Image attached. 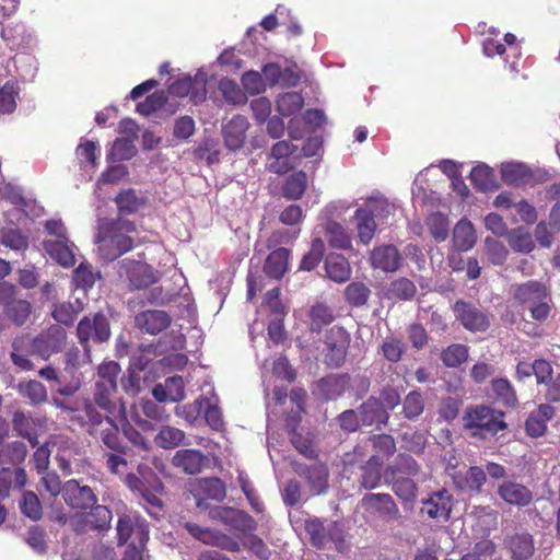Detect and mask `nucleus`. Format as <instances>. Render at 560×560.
I'll use <instances>...</instances> for the list:
<instances>
[{"label": "nucleus", "mask_w": 560, "mask_h": 560, "mask_svg": "<svg viewBox=\"0 0 560 560\" xmlns=\"http://www.w3.org/2000/svg\"><path fill=\"white\" fill-rule=\"evenodd\" d=\"M86 417L83 430L107 450L103 454L105 467L113 475L121 474V468L128 466L127 455L130 448L121 440L118 424L112 417L102 416L92 405L86 406Z\"/></svg>", "instance_id": "nucleus-1"}, {"label": "nucleus", "mask_w": 560, "mask_h": 560, "mask_svg": "<svg viewBox=\"0 0 560 560\" xmlns=\"http://www.w3.org/2000/svg\"><path fill=\"white\" fill-rule=\"evenodd\" d=\"M133 221L118 217L102 218L97 221L95 243L100 257L105 261H114L130 252L140 240Z\"/></svg>", "instance_id": "nucleus-2"}, {"label": "nucleus", "mask_w": 560, "mask_h": 560, "mask_svg": "<svg viewBox=\"0 0 560 560\" xmlns=\"http://www.w3.org/2000/svg\"><path fill=\"white\" fill-rule=\"evenodd\" d=\"M512 296L520 305L528 306L530 317L539 323L548 319L551 312V294L545 282L528 280L513 285Z\"/></svg>", "instance_id": "nucleus-3"}, {"label": "nucleus", "mask_w": 560, "mask_h": 560, "mask_svg": "<svg viewBox=\"0 0 560 560\" xmlns=\"http://www.w3.org/2000/svg\"><path fill=\"white\" fill-rule=\"evenodd\" d=\"M504 416L502 411L478 405L466 409L463 425L472 438L488 440L508 428Z\"/></svg>", "instance_id": "nucleus-4"}, {"label": "nucleus", "mask_w": 560, "mask_h": 560, "mask_svg": "<svg viewBox=\"0 0 560 560\" xmlns=\"http://www.w3.org/2000/svg\"><path fill=\"white\" fill-rule=\"evenodd\" d=\"M323 343L324 364L329 369L341 368L346 363L349 353L350 332L345 327L335 325L325 331Z\"/></svg>", "instance_id": "nucleus-5"}, {"label": "nucleus", "mask_w": 560, "mask_h": 560, "mask_svg": "<svg viewBox=\"0 0 560 560\" xmlns=\"http://www.w3.org/2000/svg\"><path fill=\"white\" fill-rule=\"evenodd\" d=\"M77 337L85 350V354L89 355L92 350L91 341L103 343L110 338V325L107 317L102 312L95 313L93 317L84 316L77 325Z\"/></svg>", "instance_id": "nucleus-6"}, {"label": "nucleus", "mask_w": 560, "mask_h": 560, "mask_svg": "<svg viewBox=\"0 0 560 560\" xmlns=\"http://www.w3.org/2000/svg\"><path fill=\"white\" fill-rule=\"evenodd\" d=\"M16 285L2 281L0 282V305L3 307V314L15 326H23L30 318L33 306L22 299H16Z\"/></svg>", "instance_id": "nucleus-7"}, {"label": "nucleus", "mask_w": 560, "mask_h": 560, "mask_svg": "<svg viewBox=\"0 0 560 560\" xmlns=\"http://www.w3.org/2000/svg\"><path fill=\"white\" fill-rule=\"evenodd\" d=\"M118 545L128 547H144L149 540V526L147 521L137 514H122L117 522Z\"/></svg>", "instance_id": "nucleus-8"}, {"label": "nucleus", "mask_w": 560, "mask_h": 560, "mask_svg": "<svg viewBox=\"0 0 560 560\" xmlns=\"http://www.w3.org/2000/svg\"><path fill=\"white\" fill-rule=\"evenodd\" d=\"M117 392V383L115 381H96L95 389L93 393V400H85L83 406V415L74 416L71 420L78 421L83 429V423L88 419L86 406L92 405L96 411L102 416L110 417L116 410V405L113 400L114 394Z\"/></svg>", "instance_id": "nucleus-9"}, {"label": "nucleus", "mask_w": 560, "mask_h": 560, "mask_svg": "<svg viewBox=\"0 0 560 560\" xmlns=\"http://www.w3.org/2000/svg\"><path fill=\"white\" fill-rule=\"evenodd\" d=\"M168 93L176 97L189 96L190 101L198 105L207 98V77L201 72L194 77L189 74L180 75L170 84Z\"/></svg>", "instance_id": "nucleus-10"}, {"label": "nucleus", "mask_w": 560, "mask_h": 560, "mask_svg": "<svg viewBox=\"0 0 560 560\" xmlns=\"http://www.w3.org/2000/svg\"><path fill=\"white\" fill-rule=\"evenodd\" d=\"M67 340V331L59 325H50L42 330L31 341L32 353L43 359H48L51 354L58 353L63 348Z\"/></svg>", "instance_id": "nucleus-11"}, {"label": "nucleus", "mask_w": 560, "mask_h": 560, "mask_svg": "<svg viewBox=\"0 0 560 560\" xmlns=\"http://www.w3.org/2000/svg\"><path fill=\"white\" fill-rule=\"evenodd\" d=\"M456 319L469 331H486L489 326V317L471 302L458 300L453 305Z\"/></svg>", "instance_id": "nucleus-12"}, {"label": "nucleus", "mask_w": 560, "mask_h": 560, "mask_svg": "<svg viewBox=\"0 0 560 560\" xmlns=\"http://www.w3.org/2000/svg\"><path fill=\"white\" fill-rule=\"evenodd\" d=\"M62 498L74 510H88L97 503V495L89 486H81L77 479H70L62 486Z\"/></svg>", "instance_id": "nucleus-13"}, {"label": "nucleus", "mask_w": 560, "mask_h": 560, "mask_svg": "<svg viewBox=\"0 0 560 560\" xmlns=\"http://www.w3.org/2000/svg\"><path fill=\"white\" fill-rule=\"evenodd\" d=\"M453 508V495L446 489L430 494L428 499L422 500L420 514L430 520L448 521Z\"/></svg>", "instance_id": "nucleus-14"}, {"label": "nucleus", "mask_w": 560, "mask_h": 560, "mask_svg": "<svg viewBox=\"0 0 560 560\" xmlns=\"http://www.w3.org/2000/svg\"><path fill=\"white\" fill-rule=\"evenodd\" d=\"M191 493L198 508H207V500L223 501L226 489L224 482L218 477L201 478L191 485Z\"/></svg>", "instance_id": "nucleus-15"}, {"label": "nucleus", "mask_w": 560, "mask_h": 560, "mask_svg": "<svg viewBox=\"0 0 560 560\" xmlns=\"http://www.w3.org/2000/svg\"><path fill=\"white\" fill-rule=\"evenodd\" d=\"M295 472L303 477L308 486L310 492L314 495L323 494L328 489L329 471L326 465L316 462L310 466L296 464Z\"/></svg>", "instance_id": "nucleus-16"}, {"label": "nucleus", "mask_w": 560, "mask_h": 560, "mask_svg": "<svg viewBox=\"0 0 560 560\" xmlns=\"http://www.w3.org/2000/svg\"><path fill=\"white\" fill-rule=\"evenodd\" d=\"M249 122L243 115H234L222 126V137L228 150L235 152L242 149L247 138Z\"/></svg>", "instance_id": "nucleus-17"}, {"label": "nucleus", "mask_w": 560, "mask_h": 560, "mask_svg": "<svg viewBox=\"0 0 560 560\" xmlns=\"http://www.w3.org/2000/svg\"><path fill=\"white\" fill-rule=\"evenodd\" d=\"M171 316L165 311L148 310L135 317V324L142 332L158 335L171 325Z\"/></svg>", "instance_id": "nucleus-18"}, {"label": "nucleus", "mask_w": 560, "mask_h": 560, "mask_svg": "<svg viewBox=\"0 0 560 560\" xmlns=\"http://www.w3.org/2000/svg\"><path fill=\"white\" fill-rule=\"evenodd\" d=\"M371 264L373 268L395 272L401 265V256L396 246L382 245L372 250Z\"/></svg>", "instance_id": "nucleus-19"}, {"label": "nucleus", "mask_w": 560, "mask_h": 560, "mask_svg": "<svg viewBox=\"0 0 560 560\" xmlns=\"http://www.w3.org/2000/svg\"><path fill=\"white\" fill-rule=\"evenodd\" d=\"M207 457L199 450L185 448L175 453L172 464L188 475H197L207 466Z\"/></svg>", "instance_id": "nucleus-20"}, {"label": "nucleus", "mask_w": 560, "mask_h": 560, "mask_svg": "<svg viewBox=\"0 0 560 560\" xmlns=\"http://www.w3.org/2000/svg\"><path fill=\"white\" fill-rule=\"evenodd\" d=\"M556 413L555 408L549 404H540L529 413L525 421V431L532 438L542 436L547 431V423Z\"/></svg>", "instance_id": "nucleus-21"}, {"label": "nucleus", "mask_w": 560, "mask_h": 560, "mask_svg": "<svg viewBox=\"0 0 560 560\" xmlns=\"http://www.w3.org/2000/svg\"><path fill=\"white\" fill-rule=\"evenodd\" d=\"M73 246L74 245L69 241V238L45 240L43 242L45 252L51 259L65 268L72 267L75 264Z\"/></svg>", "instance_id": "nucleus-22"}, {"label": "nucleus", "mask_w": 560, "mask_h": 560, "mask_svg": "<svg viewBox=\"0 0 560 560\" xmlns=\"http://www.w3.org/2000/svg\"><path fill=\"white\" fill-rule=\"evenodd\" d=\"M363 505L375 510L386 520H398L400 512L394 499L388 493H368L362 499Z\"/></svg>", "instance_id": "nucleus-23"}, {"label": "nucleus", "mask_w": 560, "mask_h": 560, "mask_svg": "<svg viewBox=\"0 0 560 560\" xmlns=\"http://www.w3.org/2000/svg\"><path fill=\"white\" fill-rule=\"evenodd\" d=\"M40 425L42 421L39 419L26 416L21 410H16L12 415L13 430L19 436L26 439L32 447H36L39 444L36 429Z\"/></svg>", "instance_id": "nucleus-24"}, {"label": "nucleus", "mask_w": 560, "mask_h": 560, "mask_svg": "<svg viewBox=\"0 0 560 560\" xmlns=\"http://www.w3.org/2000/svg\"><path fill=\"white\" fill-rule=\"evenodd\" d=\"M290 256V249L284 247L272 250L265 260V275L276 280L282 279L289 270Z\"/></svg>", "instance_id": "nucleus-25"}, {"label": "nucleus", "mask_w": 560, "mask_h": 560, "mask_svg": "<svg viewBox=\"0 0 560 560\" xmlns=\"http://www.w3.org/2000/svg\"><path fill=\"white\" fill-rule=\"evenodd\" d=\"M498 493L503 501L517 506H526L533 500V493L527 487L513 481L500 485Z\"/></svg>", "instance_id": "nucleus-26"}, {"label": "nucleus", "mask_w": 560, "mask_h": 560, "mask_svg": "<svg viewBox=\"0 0 560 560\" xmlns=\"http://www.w3.org/2000/svg\"><path fill=\"white\" fill-rule=\"evenodd\" d=\"M349 374H330L318 382V388L326 400L341 397L350 386Z\"/></svg>", "instance_id": "nucleus-27"}, {"label": "nucleus", "mask_w": 560, "mask_h": 560, "mask_svg": "<svg viewBox=\"0 0 560 560\" xmlns=\"http://www.w3.org/2000/svg\"><path fill=\"white\" fill-rule=\"evenodd\" d=\"M361 421L365 425L386 423L388 413L381 400L375 397L366 399L359 408Z\"/></svg>", "instance_id": "nucleus-28"}, {"label": "nucleus", "mask_w": 560, "mask_h": 560, "mask_svg": "<svg viewBox=\"0 0 560 560\" xmlns=\"http://www.w3.org/2000/svg\"><path fill=\"white\" fill-rule=\"evenodd\" d=\"M84 310V304L80 299L74 301L61 302L54 305L51 311L52 318L65 326H72L78 315Z\"/></svg>", "instance_id": "nucleus-29"}, {"label": "nucleus", "mask_w": 560, "mask_h": 560, "mask_svg": "<svg viewBox=\"0 0 560 560\" xmlns=\"http://www.w3.org/2000/svg\"><path fill=\"white\" fill-rule=\"evenodd\" d=\"M477 235L472 223L468 220H460L453 231V243L458 252H466L474 247Z\"/></svg>", "instance_id": "nucleus-30"}, {"label": "nucleus", "mask_w": 560, "mask_h": 560, "mask_svg": "<svg viewBox=\"0 0 560 560\" xmlns=\"http://www.w3.org/2000/svg\"><path fill=\"white\" fill-rule=\"evenodd\" d=\"M420 467L418 463L407 454H399L394 464L384 470V477H416Z\"/></svg>", "instance_id": "nucleus-31"}, {"label": "nucleus", "mask_w": 560, "mask_h": 560, "mask_svg": "<svg viewBox=\"0 0 560 560\" xmlns=\"http://www.w3.org/2000/svg\"><path fill=\"white\" fill-rule=\"evenodd\" d=\"M413 477H384L385 482L392 487L394 493L404 502H413L418 487Z\"/></svg>", "instance_id": "nucleus-32"}, {"label": "nucleus", "mask_w": 560, "mask_h": 560, "mask_svg": "<svg viewBox=\"0 0 560 560\" xmlns=\"http://www.w3.org/2000/svg\"><path fill=\"white\" fill-rule=\"evenodd\" d=\"M383 464L378 456H371L361 467L360 486L366 490H372L381 485Z\"/></svg>", "instance_id": "nucleus-33"}, {"label": "nucleus", "mask_w": 560, "mask_h": 560, "mask_svg": "<svg viewBox=\"0 0 560 560\" xmlns=\"http://www.w3.org/2000/svg\"><path fill=\"white\" fill-rule=\"evenodd\" d=\"M325 269L328 278L338 283L346 282L351 276L350 265L342 255H329L325 261Z\"/></svg>", "instance_id": "nucleus-34"}, {"label": "nucleus", "mask_w": 560, "mask_h": 560, "mask_svg": "<svg viewBox=\"0 0 560 560\" xmlns=\"http://www.w3.org/2000/svg\"><path fill=\"white\" fill-rule=\"evenodd\" d=\"M185 440L186 434L183 430L172 425H162L154 438V443L161 448L172 450L186 444Z\"/></svg>", "instance_id": "nucleus-35"}, {"label": "nucleus", "mask_w": 560, "mask_h": 560, "mask_svg": "<svg viewBox=\"0 0 560 560\" xmlns=\"http://www.w3.org/2000/svg\"><path fill=\"white\" fill-rule=\"evenodd\" d=\"M114 201L120 215L133 214L145 205V198L139 197L131 188L119 191Z\"/></svg>", "instance_id": "nucleus-36"}, {"label": "nucleus", "mask_w": 560, "mask_h": 560, "mask_svg": "<svg viewBox=\"0 0 560 560\" xmlns=\"http://www.w3.org/2000/svg\"><path fill=\"white\" fill-rule=\"evenodd\" d=\"M311 319L310 330L312 332H320L324 326L335 320L334 311L325 303H315L308 311Z\"/></svg>", "instance_id": "nucleus-37"}, {"label": "nucleus", "mask_w": 560, "mask_h": 560, "mask_svg": "<svg viewBox=\"0 0 560 560\" xmlns=\"http://www.w3.org/2000/svg\"><path fill=\"white\" fill-rule=\"evenodd\" d=\"M90 509L91 511L83 516L85 527L97 530L107 529L113 518L112 511L97 503Z\"/></svg>", "instance_id": "nucleus-38"}, {"label": "nucleus", "mask_w": 560, "mask_h": 560, "mask_svg": "<svg viewBox=\"0 0 560 560\" xmlns=\"http://www.w3.org/2000/svg\"><path fill=\"white\" fill-rule=\"evenodd\" d=\"M307 188V175L303 171L291 174L284 182L282 195L289 200H299Z\"/></svg>", "instance_id": "nucleus-39"}, {"label": "nucleus", "mask_w": 560, "mask_h": 560, "mask_svg": "<svg viewBox=\"0 0 560 560\" xmlns=\"http://www.w3.org/2000/svg\"><path fill=\"white\" fill-rule=\"evenodd\" d=\"M357 220L358 236L363 244H369L376 230V222L371 211L358 209L354 213Z\"/></svg>", "instance_id": "nucleus-40"}, {"label": "nucleus", "mask_w": 560, "mask_h": 560, "mask_svg": "<svg viewBox=\"0 0 560 560\" xmlns=\"http://www.w3.org/2000/svg\"><path fill=\"white\" fill-rule=\"evenodd\" d=\"M486 482V472L481 467L471 466L464 475L455 477V483L463 490L479 492Z\"/></svg>", "instance_id": "nucleus-41"}, {"label": "nucleus", "mask_w": 560, "mask_h": 560, "mask_svg": "<svg viewBox=\"0 0 560 560\" xmlns=\"http://www.w3.org/2000/svg\"><path fill=\"white\" fill-rule=\"evenodd\" d=\"M20 85L15 80L7 81L0 86V115L12 114L16 109Z\"/></svg>", "instance_id": "nucleus-42"}, {"label": "nucleus", "mask_w": 560, "mask_h": 560, "mask_svg": "<svg viewBox=\"0 0 560 560\" xmlns=\"http://www.w3.org/2000/svg\"><path fill=\"white\" fill-rule=\"evenodd\" d=\"M469 355V348L462 343H452L441 352V361L446 368H458Z\"/></svg>", "instance_id": "nucleus-43"}, {"label": "nucleus", "mask_w": 560, "mask_h": 560, "mask_svg": "<svg viewBox=\"0 0 560 560\" xmlns=\"http://www.w3.org/2000/svg\"><path fill=\"white\" fill-rule=\"evenodd\" d=\"M416 293V284L405 277L393 280L387 288L388 298L399 301H410L415 298Z\"/></svg>", "instance_id": "nucleus-44"}, {"label": "nucleus", "mask_w": 560, "mask_h": 560, "mask_svg": "<svg viewBox=\"0 0 560 560\" xmlns=\"http://www.w3.org/2000/svg\"><path fill=\"white\" fill-rule=\"evenodd\" d=\"M407 350L406 343L394 335L384 338L381 345V352L389 363H398Z\"/></svg>", "instance_id": "nucleus-45"}, {"label": "nucleus", "mask_w": 560, "mask_h": 560, "mask_svg": "<svg viewBox=\"0 0 560 560\" xmlns=\"http://www.w3.org/2000/svg\"><path fill=\"white\" fill-rule=\"evenodd\" d=\"M164 492V485L159 477L153 476L151 481L138 493L147 503L148 506L153 509H163V501L161 495Z\"/></svg>", "instance_id": "nucleus-46"}, {"label": "nucleus", "mask_w": 560, "mask_h": 560, "mask_svg": "<svg viewBox=\"0 0 560 560\" xmlns=\"http://www.w3.org/2000/svg\"><path fill=\"white\" fill-rule=\"evenodd\" d=\"M501 175L504 183L520 186L532 177V172L522 163H508L502 167Z\"/></svg>", "instance_id": "nucleus-47"}, {"label": "nucleus", "mask_w": 560, "mask_h": 560, "mask_svg": "<svg viewBox=\"0 0 560 560\" xmlns=\"http://www.w3.org/2000/svg\"><path fill=\"white\" fill-rule=\"evenodd\" d=\"M372 443V450L374 454L372 456H378V460L384 463V459L392 457L396 453V443L389 434H375L370 438Z\"/></svg>", "instance_id": "nucleus-48"}, {"label": "nucleus", "mask_w": 560, "mask_h": 560, "mask_svg": "<svg viewBox=\"0 0 560 560\" xmlns=\"http://www.w3.org/2000/svg\"><path fill=\"white\" fill-rule=\"evenodd\" d=\"M370 295L371 290L363 282L353 281L345 289V300L352 307H361L365 305Z\"/></svg>", "instance_id": "nucleus-49"}, {"label": "nucleus", "mask_w": 560, "mask_h": 560, "mask_svg": "<svg viewBox=\"0 0 560 560\" xmlns=\"http://www.w3.org/2000/svg\"><path fill=\"white\" fill-rule=\"evenodd\" d=\"M304 105V98L301 93L288 92L280 95L277 100V109L284 117L299 113Z\"/></svg>", "instance_id": "nucleus-50"}, {"label": "nucleus", "mask_w": 560, "mask_h": 560, "mask_svg": "<svg viewBox=\"0 0 560 560\" xmlns=\"http://www.w3.org/2000/svg\"><path fill=\"white\" fill-rule=\"evenodd\" d=\"M325 234L328 244L332 248L347 249L351 246V240L348 233L338 222H328L326 225Z\"/></svg>", "instance_id": "nucleus-51"}, {"label": "nucleus", "mask_w": 560, "mask_h": 560, "mask_svg": "<svg viewBox=\"0 0 560 560\" xmlns=\"http://www.w3.org/2000/svg\"><path fill=\"white\" fill-rule=\"evenodd\" d=\"M509 548L515 560H526L534 551V544L532 536L528 534H521L511 537Z\"/></svg>", "instance_id": "nucleus-52"}, {"label": "nucleus", "mask_w": 560, "mask_h": 560, "mask_svg": "<svg viewBox=\"0 0 560 560\" xmlns=\"http://www.w3.org/2000/svg\"><path fill=\"white\" fill-rule=\"evenodd\" d=\"M492 390L499 401L508 407L517 404L516 393L508 378H494L491 382Z\"/></svg>", "instance_id": "nucleus-53"}, {"label": "nucleus", "mask_w": 560, "mask_h": 560, "mask_svg": "<svg viewBox=\"0 0 560 560\" xmlns=\"http://www.w3.org/2000/svg\"><path fill=\"white\" fill-rule=\"evenodd\" d=\"M469 178L475 188L481 191H488L494 187L493 172L489 166L485 164L472 167Z\"/></svg>", "instance_id": "nucleus-54"}, {"label": "nucleus", "mask_w": 560, "mask_h": 560, "mask_svg": "<svg viewBox=\"0 0 560 560\" xmlns=\"http://www.w3.org/2000/svg\"><path fill=\"white\" fill-rule=\"evenodd\" d=\"M305 530L310 536L312 546L317 549L325 548L327 544V526L317 518H308L305 521Z\"/></svg>", "instance_id": "nucleus-55"}, {"label": "nucleus", "mask_w": 560, "mask_h": 560, "mask_svg": "<svg viewBox=\"0 0 560 560\" xmlns=\"http://www.w3.org/2000/svg\"><path fill=\"white\" fill-rule=\"evenodd\" d=\"M219 90L223 98L232 105L245 104L247 97L238 84L228 78H223L219 82Z\"/></svg>", "instance_id": "nucleus-56"}, {"label": "nucleus", "mask_w": 560, "mask_h": 560, "mask_svg": "<svg viewBox=\"0 0 560 560\" xmlns=\"http://www.w3.org/2000/svg\"><path fill=\"white\" fill-rule=\"evenodd\" d=\"M224 524L241 533H250L257 525L248 513L241 510L232 511L231 515L224 518Z\"/></svg>", "instance_id": "nucleus-57"}, {"label": "nucleus", "mask_w": 560, "mask_h": 560, "mask_svg": "<svg viewBox=\"0 0 560 560\" xmlns=\"http://www.w3.org/2000/svg\"><path fill=\"white\" fill-rule=\"evenodd\" d=\"M167 102V95L165 91H155L145 97L143 102H140L136 106V112L142 116H150L156 110L161 109Z\"/></svg>", "instance_id": "nucleus-58"}, {"label": "nucleus", "mask_w": 560, "mask_h": 560, "mask_svg": "<svg viewBox=\"0 0 560 560\" xmlns=\"http://www.w3.org/2000/svg\"><path fill=\"white\" fill-rule=\"evenodd\" d=\"M424 410V399L419 390L409 392L402 401V413L409 420H416Z\"/></svg>", "instance_id": "nucleus-59"}, {"label": "nucleus", "mask_w": 560, "mask_h": 560, "mask_svg": "<svg viewBox=\"0 0 560 560\" xmlns=\"http://www.w3.org/2000/svg\"><path fill=\"white\" fill-rule=\"evenodd\" d=\"M21 512L33 521H38L43 516L42 503L37 494L33 491H26L23 493L20 501Z\"/></svg>", "instance_id": "nucleus-60"}, {"label": "nucleus", "mask_w": 560, "mask_h": 560, "mask_svg": "<svg viewBox=\"0 0 560 560\" xmlns=\"http://www.w3.org/2000/svg\"><path fill=\"white\" fill-rule=\"evenodd\" d=\"M20 393L28 398L32 405H40L47 400V389L38 381H28L21 384Z\"/></svg>", "instance_id": "nucleus-61"}, {"label": "nucleus", "mask_w": 560, "mask_h": 560, "mask_svg": "<svg viewBox=\"0 0 560 560\" xmlns=\"http://www.w3.org/2000/svg\"><path fill=\"white\" fill-rule=\"evenodd\" d=\"M485 248L489 261L495 266L503 265L508 258L509 252L504 244L493 237H486Z\"/></svg>", "instance_id": "nucleus-62"}, {"label": "nucleus", "mask_w": 560, "mask_h": 560, "mask_svg": "<svg viewBox=\"0 0 560 560\" xmlns=\"http://www.w3.org/2000/svg\"><path fill=\"white\" fill-rule=\"evenodd\" d=\"M509 245L518 253H530L534 247V241L529 233L522 230H512L508 235Z\"/></svg>", "instance_id": "nucleus-63"}, {"label": "nucleus", "mask_w": 560, "mask_h": 560, "mask_svg": "<svg viewBox=\"0 0 560 560\" xmlns=\"http://www.w3.org/2000/svg\"><path fill=\"white\" fill-rule=\"evenodd\" d=\"M0 242L13 250H25L28 247V240L20 230L9 229L1 233Z\"/></svg>", "instance_id": "nucleus-64"}]
</instances>
